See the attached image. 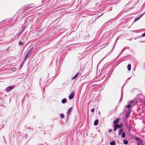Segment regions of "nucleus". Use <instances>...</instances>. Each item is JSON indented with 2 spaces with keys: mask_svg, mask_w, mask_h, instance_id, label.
Instances as JSON below:
<instances>
[{
  "mask_svg": "<svg viewBox=\"0 0 145 145\" xmlns=\"http://www.w3.org/2000/svg\"><path fill=\"white\" fill-rule=\"evenodd\" d=\"M135 139L136 140L138 141H140L141 140V138H139L138 137H136L135 138Z\"/></svg>",
  "mask_w": 145,
  "mask_h": 145,
  "instance_id": "nucleus-13",
  "label": "nucleus"
},
{
  "mask_svg": "<svg viewBox=\"0 0 145 145\" xmlns=\"http://www.w3.org/2000/svg\"><path fill=\"white\" fill-rule=\"evenodd\" d=\"M33 48H31L27 52V53H28L30 55V54L31 53L32 51V50Z\"/></svg>",
  "mask_w": 145,
  "mask_h": 145,
  "instance_id": "nucleus-14",
  "label": "nucleus"
},
{
  "mask_svg": "<svg viewBox=\"0 0 145 145\" xmlns=\"http://www.w3.org/2000/svg\"><path fill=\"white\" fill-rule=\"evenodd\" d=\"M125 133L124 132H123L122 133V135H121V137L123 138H124V137L125 136Z\"/></svg>",
  "mask_w": 145,
  "mask_h": 145,
  "instance_id": "nucleus-19",
  "label": "nucleus"
},
{
  "mask_svg": "<svg viewBox=\"0 0 145 145\" xmlns=\"http://www.w3.org/2000/svg\"><path fill=\"white\" fill-rule=\"evenodd\" d=\"M115 142L114 141H112L110 142V145H115Z\"/></svg>",
  "mask_w": 145,
  "mask_h": 145,
  "instance_id": "nucleus-12",
  "label": "nucleus"
},
{
  "mask_svg": "<svg viewBox=\"0 0 145 145\" xmlns=\"http://www.w3.org/2000/svg\"><path fill=\"white\" fill-rule=\"evenodd\" d=\"M128 142L126 140H124L123 141V143L124 144H128Z\"/></svg>",
  "mask_w": 145,
  "mask_h": 145,
  "instance_id": "nucleus-20",
  "label": "nucleus"
},
{
  "mask_svg": "<svg viewBox=\"0 0 145 145\" xmlns=\"http://www.w3.org/2000/svg\"><path fill=\"white\" fill-rule=\"evenodd\" d=\"M30 55L29 54L27 53L23 61V63H24L25 60L28 58Z\"/></svg>",
  "mask_w": 145,
  "mask_h": 145,
  "instance_id": "nucleus-3",
  "label": "nucleus"
},
{
  "mask_svg": "<svg viewBox=\"0 0 145 145\" xmlns=\"http://www.w3.org/2000/svg\"><path fill=\"white\" fill-rule=\"evenodd\" d=\"M144 14H140L138 16L135 17V19L134 22H136L139 19H140Z\"/></svg>",
  "mask_w": 145,
  "mask_h": 145,
  "instance_id": "nucleus-1",
  "label": "nucleus"
},
{
  "mask_svg": "<svg viewBox=\"0 0 145 145\" xmlns=\"http://www.w3.org/2000/svg\"><path fill=\"white\" fill-rule=\"evenodd\" d=\"M13 88V86H10L8 87L6 89V91L7 92H9Z\"/></svg>",
  "mask_w": 145,
  "mask_h": 145,
  "instance_id": "nucleus-2",
  "label": "nucleus"
},
{
  "mask_svg": "<svg viewBox=\"0 0 145 145\" xmlns=\"http://www.w3.org/2000/svg\"><path fill=\"white\" fill-rule=\"evenodd\" d=\"M71 110H72V108H69L68 109V111H67V114H70L71 111Z\"/></svg>",
  "mask_w": 145,
  "mask_h": 145,
  "instance_id": "nucleus-10",
  "label": "nucleus"
},
{
  "mask_svg": "<svg viewBox=\"0 0 145 145\" xmlns=\"http://www.w3.org/2000/svg\"><path fill=\"white\" fill-rule=\"evenodd\" d=\"M28 6H27L26 5L22 7V9L23 10H25L26 9H28L30 8H28Z\"/></svg>",
  "mask_w": 145,
  "mask_h": 145,
  "instance_id": "nucleus-6",
  "label": "nucleus"
},
{
  "mask_svg": "<svg viewBox=\"0 0 145 145\" xmlns=\"http://www.w3.org/2000/svg\"><path fill=\"white\" fill-rule=\"evenodd\" d=\"M127 67L128 68V70L130 71L131 69V65L129 64L127 65Z\"/></svg>",
  "mask_w": 145,
  "mask_h": 145,
  "instance_id": "nucleus-11",
  "label": "nucleus"
},
{
  "mask_svg": "<svg viewBox=\"0 0 145 145\" xmlns=\"http://www.w3.org/2000/svg\"><path fill=\"white\" fill-rule=\"evenodd\" d=\"M122 94H121V98L120 99V101H121V100L122 99Z\"/></svg>",
  "mask_w": 145,
  "mask_h": 145,
  "instance_id": "nucleus-28",
  "label": "nucleus"
},
{
  "mask_svg": "<svg viewBox=\"0 0 145 145\" xmlns=\"http://www.w3.org/2000/svg\"><path fill=\"white\" fill-rule=\"evenodd\" d=\"M137 143L138 145H144L142 143V141L141 140L138 141L137 142Z\"/></svg>",
  "mask_w": 145,
  "mask_h": 145,
  "instance_id": "nucleus-9",
  "label": "nucleus"
},
{
  "mask_svg": "<svg viewBox=\"0 0 145 145\" xmlns=\"http://www.w3.org/2000/svg\"><path fill=\"white\" fill-rule=\"evenodd\" d=\"M98 123H99L98 120H96L94 122V125H95V126L97 125H98Z\"/></svg>",
  "mask_w": 145,
  "mask_h": 145,
  "instance_id": "nucleus-5",
  "label": "nucleus"
},
{
  "mask_svg": "<svg viewBox=\"0 0 145 145\" xmlns=\"http://www.w3.org/2000/svg\"><path fill=\"white\" fill-rule=\"evenodd\" d=\"M124 50V49H123L122 50V51L120 53V54H119V56H120L122 53L123 52V50Z\"/></svg>",
  "mask_w": 145,
  "mask_h": 145,
  "instance_id": "nucleus-26",
  "label": "nucleus"
},
{
  "mask_svg": "<svg viewBox=\"0 0 145 145\" xmlns=\"http://www.w3.org/2000/svg\"><path fill=\"white\" fill-rule=\"evenodd\" d=\"M141 36L142 37L145 36V32Z\"/></svg>",
  "mask_w": 145,
  "mask_h": 145,
  "instance_id": "nucleus-25",
  "label": "nucleus"
},
{
  "mask_svg": "<svg viewBox=\"0 0 145 145\" xmlns=\"http://www.w3.org/2000/svg\"><path fill=\"white\" fill-rule=\"evenodd\" d=\"M60 115V116L62 118H64V115L63 114H61Z\"/></svg>",
  "mask_w": 145,
  "mask_h": 145,
  "instance_id": "nucleus-22",
  "label": "nucleus"
},
{
  "mask_svg": "<svg viewBox=\"0 0 145 145\" xmlns=\"http://www.w3.org/2000/svg\"><path fill=\"white\" fill-rule=\"evenodd\" d=\"M116 125H117V127L118 128H121L122 125V124H121V125H119V124H116Z\"/></svg>",
  "mask_w": 145,
  "mask_h": 145,
  "instance_id": "nucleus-21",
  "label": "nucleus"
},
{
  "mask_svg": "<svg viewBox=\"0 0 145 145\" xmlns=\"http://www.w3.org/2000/svg\"><path fill=\"white\" fill-rule=\"evenodd\" d=\"M24 64V63H23V62H22V63H21V66H20L21 67H22V65Z\"/></svg>",
  "mask_w": 145,
  "mask_h": 145,
  "instance_id": "nucleus-29",
  "label": "nucleus"
},
{
  "mask_svg": "<svg viewBox=\"0 0 145 145\" xmlns=\"http://www.w3.org/2000/svg\"><path fill=\"white\" fill-rule=\"evenodd\" d=\"M123 130V129H122V128L120 129L119 130V135H121V133L122 132Z\"/></svg>",
  "mask_w": 145,
  "mask_h": 145,
  "instance_id": "nucleus-16",
  "label": "nucleus"
},
{
  "mask_svg": "<svg viewBox=\"0 0 145 145\" xmlns=\"http://www.w3.org/2000/svg\"><path fill=\"white\" fill-rule=\"evenodd\" d=\"M66 100L65 99H64L62 100L61 102L63 103H64L66 102Z\"/></svg>",
  "mask_w": 145,
  "mask_h": 145,
  "instance_id": "nucleus-15",
  "label": "nucleus"
},
{
  "mask_svg": "<svg viewBox=\"0 0 145 145\" xmlns=\"http://www.w3.org/2000/svg\"><path fill=\"white\" fill-rule=\"evenodd\" d=\"M80 74L79 72H78L76 75H75L74 76H73L72 78V79H75L78 76V75H79Z\"/></svg>",
  "mask_w": 145,
  "mask_h": 145,
  "instance_id": "nucleus-7",
  "label": "nucleus"
},
{
  "mask_svg": "<svg viewBox=\"0 0 145 145\" xmlns=\"http://www.w3.org/2000/svg\"><path fill=\"white\" fill-rule=\"evenodd\" d=\"M119 120V119L118 118L116 119L115 120H114L113 122L114 123L116 124L118 123Z\"/></svg>",
  "mask_w": 145,
  "mask_h": 145,
  "instance_id": "nucleus-8",
  "label": "nucleus"
},
{
  "mask_svg": "<svg viewBox=\"0 0 145 145\" xmlns=\"http://www.w3.org/2000/svg\"><path fill=\"white\" fill-rule=\"evenodd\" d=\"M117 128H117V125H116V124H115L114 125V130L115 131H116Z\"/></svg>",
  "mask_w": 145,
  "mask_h": 145,
  "instance_id": "nucleus-17",
  "label": "nucleus"
},
{
  "mask_svg": "<svg viewBox=\"0 0 145 145\" xmlns=\"http://www.w3.org/2000/svg\"><path fill=\"white\" fill-rule=\"evenodd\" d=\"M94 111V109L93 108H92L91 109V112H93Z\"/></svg>",
  "mask_w": 145,
  "mask_h": 145,
  "instance_id": "nucleus-24",
  "label": "nucleus"
},
{
  "mask_svg": "<svg viewBox=\"0 0 145 145\" xmlns=\"http://www.w3.org/2000/svg\"><path fill=\"white\" fill-rule=\"evenodd\" d=\"M133 103V101H132L131 102V103Z\"/></svg>",
  "mask_w": 145,
  "mask_h": 145,
  "instance_id": "nucleus-30",
  "label": "nucleus"
},
{
  "mask_svg": "<svg viewBox=\"0 0 145 145\" xmlns=\"http://www.w3.org/2000/svg\"><path fill=\"white\" fill-rule=\"evenodd\" d=\"M112 131V130L111 129H110L109 131V132H110V133H111Z\"/></svg>",
  "mask_w": 145,
  "mask_h": 145,
  "instance_id": "nucleus-27",
  "label": "nucleus"
},
{
  "mask_svg": "<svg viewBox=\"0 0 145 145\" xmlns=\"http://www.w3.org/2000/svg\"><path fill=\"white\" fill-rule=\"evenodd\" d=\"M131 106V105H130V104L128 105L127 106V108H130Z\"/></svg>",
  "mask_w": 145,
  "mask_h": 145,
  "instance_id": "nucleus-23",
  "label": "nucleus"
},
{
  "mask_svg": "<svg viewBox=\"0 0 145 145\" xmlns=\"http://www.w3.org/2000/svg\"><path fill=\"white\" fill-rule=\"evenodd\" d=\"M19 44L20 46H21L22 45H23L24 44L23 43L21 42V41H20L19 42Z\"/></svg>",
  "mask_w": 145,
  "mask_h": 145,
  "instance_id": "nucleus-18",
  "label": "nucleus"
},
{
  "mask_svg": "<svg viewBox=\"0 0 145 145\" xmlns=\"http://www.w3.org/2000/svg\"><path fill=\"white\" fill-rule=\"evenodd\" d=\"M74 94L73 93H72L69 96V99H72L74 96Z\"/></svg>",
  "mask_w": 145,
  "mask_h": 145,
  "instance_id": "nucleus-4",
  "label": "nucleus"
}]
</instances>
